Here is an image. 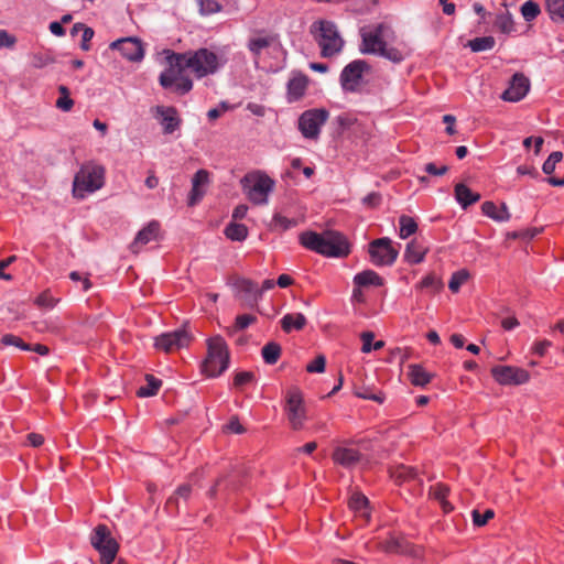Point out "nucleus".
Returning a JSON list of instances; mask_svg holds the SVG:
<instances>
[{
	"instance_id": "f8f14e48",
	"label": "nucleus",
	"mask_w": 564,
	"mask_h": 564,
	"mask_svg": "<svg viewBox=\"0 0 564 564\" xmlns=\"http://www.w3.org/2000/svg\"><path fill=\"white\" fill-rule=\"evenodd\" d=\"M370 260L375 265H391L399 254L398 250L391 245L389 238H379L369 245Z\"/></svg>"
},
{
	"instance_id": "2f4dec72",
	"label": "nucleus",
	"mask_w": 564,
	"mask_h": 564,
	"mask_svg": "<svg viewBox=\"0 0 564 564\" xmlns=\"http://www.w3.org/2000/svg\"><path fill=\"white\" fill-rule=\"evenodd\" d=\"M225 235L232 241H242L248 236V228L243 224L230 223L225 229Z\"/></svg>"
},
{
	"instance_id": "0eeeda50",
	"label": "nucleus",
	"mask_w": 564,
	"mask_h": 564,
	"mask_svg": "<svg viewBox=\"0 0 564 564\" xmlns=\"http://www.w3.org/2000/svg\"><path fill=\"white\" fill-rule=\"evenodd\" d=\"M315 40L321 47L323 57H332L338 54L344 46V40L338 33L336 25L330 21H318L312 25Z\"/></svg>"
},
{
	"instance_id": "09e8293b",
	"label": "nucleus",
	"mask_w": 564,
	"mask_h": 564,
	"mask_svg": "<svg viewBox=\"0 0 564 564\" xmlns=\"http://www.w3.org/2000/svg\"><path fill=\"white\" fill-rule=\"evenodd\" d=\"M54 62L53 57L46 53H35L31 57V65L34 68H43Z\"/></svg>"
},
{
	"instance_id": "39448f33",
	"label": "nucleus",
	"mask_w": 564,
	"mask_h": 564,
	"mask_svg": "<svg viewBox=\"0 0 564 564\" xmlns=\"http://www.w3.org/2000/svg\"><path fill=\"white\" fill-rule=\"evenodd\" d=\"M105 180V167L94 162H87L82 165L76 173L73 183V193L75 197L84 198L88 193H94L101 188Z\"/></svg>"
},
{
	"instance_id": "8fccbe9b",
	"label": "nucleus",
	"mask_w": 564,
	"mask_h": 564,
	"mask_svg": "<svg viewBox=\"0 0 564 564\" xmlns=\"http://www.w3.org/2000/svg\"><path fill=\"white\" fill-rule=\"evenodd\" d=\"M563 158L562 152L555 151L552 152L546 161L543 163L542 170L545 174H552L555 170L556 163H558Z\"/></svg>"
},
{
	"instance_id": "79ce46f5",
	"label": "nucleus",
	"mask_w": 564,
	"mask_h": 564,
	"mask_svg": "<svg viewBox=\"0 0 564 564\" xmlns=\"http://www.w3.org/2000/svg\"><path fill=\"white\" fill-rule=\"evenodd\" d=\"M540 12L541 10L539 4L532 0L525 1L521 7V14L528 22L534 20L540 14Z\"/></svg>"
},
{
	"instance_id": "774afa93",
	"label": "nucleus",
	"mask_w": 564,
	"mask_h": 564,
	"mask_svg": "<svg viewBox=\"0 0 564 564\" xmlns=\"http://www.w3.org/2000/svg\"><path fill=\"white\" fill-rule=\"evenodd\" d=\"M381 196L378 193H370L364 199V204L369 207H376L380 204Z\"/></svg>"
},
{
	"instance_id": "603ef678",
	"label": "nucleus",
	"mask_w": 564,
	"mask_h": 564,
	"mask_svg": "<svg viewBox=\"0 0 564 564\" xmlns=\"http://www.w3.org/2000/svg\"><path fill=\"white\" fill-rule=\"evenodd\" d=\"M431 496L438 502L447 500V496L449 494V488L446 485L443 484H436L435 486H432L430 489Z\"/></svg>"
},
{
	"instance_id": "423d86ee",
	"label": "nucleus",
	"mask_w": 564,
	"mask_h": 564,
	"mask_svg": "<svg viewBox=\"0 0 564 564\" xmlns=\"http://www.w3.org/2000/svg\"><path fill=\"white\" fill-rule=\"evenodd\" d=\"M229 364V351L225 339L215 336L207 341V357L203 362V370L209 377L221 375Z\"/></svg>"
},
{
	"instance_id": "49530a36",
	"label": "nucleus",
	"mask_w": 564,
	"mask_h": 564,
	"mask_svg": "<svg viewBox=\"0 0 564 564\" xmlns=\"http://www.w3.org/2000/svg\"><path fill=\"white\" fill-rule=\"evenodd\" d=\"M254 381V373L251 371H240L237 372L234 378V387L237 389H242L247 384H250Z\"/></svg>"
},
{
	"instance_id": "58836bf2",
	"label": "nucleus",
	"mask_w": 564,
	"mask_h": 564,
	"mask_svg": "<svg viewBox=\"0 0 564 564\" xmlns=\"http://www.w3.org/2000/svg\"><path fill=\"white\" fill-rule=\"evenodd\" d=\"M58 93L59 97L55 104L56 108L65 112L70 111L74 106V100L69 96V89L66 86L61 85L58 86Z\"/></svg>"
},
{
	"instance_id": "5701e85b",
	"label": "nucleus",
	"mask_w": 564,
	"mask_h": 564,
	"mask_svg": "<svg viewBox=\"0 0 564 564\" xmlns=\"http://www.w3.org/2000/svg\"><path fill=\"white\" fill-rule=\"evenodd\" d=\"M275 37L272 35H257L249 40L248 48L257 61L261 54L275 45Z\"/></svg>"
},
{
	"instance_id": "1a4fd4ad",
	"label": "nucleus",
	"mask_w": 564,
	"mask_h": 564,
	"mask_svg": "<svg viewBox=\"0 0 564 564\" xmlns=\"http://www.w3.org/2000/svg\"><path fill=\"white\" fill-rule=\"evenodd\" d=\"M91 545L100 554V564H111L116 558L119 545L111 536L110 530L105 524L95 528L90 536Z\"/></svg>"
},
{
	"instance_id": "b1692460",
	"label": "nucleus",
	"mask_w": 564,
	"mask_h": 564,
	"mask_svg": "<svg viewBox=\"0 0 564 564\" xmlns=\"http://www.w3.org/2000/svg\"><path fill=\"white\" fill-rule=\"evenodd\" d=\"M426 252L427 247L414 239L408 243L404 252V259L410 264H416L424 260Z\"/></svg>"
},
{
	"instance_id": "69168bd1",
	"label": "nucleus",
	"mask_w": 564,
	"mask_h": 564,
	"mask_svg": "<svg viewBox=\"0 0 564 564\" xmlns=\"http://www.w3.org/2000/svg\"><path fill=\"white\" fill-rule=\"evenodd\" d=\"M15 43V37L10 35L7 31H0V48L1 47H11Z\"/></svg>"
},
{
	"instance_id": "0e129e2a",
	"label": "nucleus",
	"mask_w": 564,
	"mask_h": 564,
	"mask_svg": "<svg viewBox=\"0 0 564 564\" xmlns=\"http://www.w3.org/2000/svg\"><path fill=\"white\" fill-rule=\"evenodd\" d=\"M424 170L431 175L440 176L444 175L447 172L448 167L446 165L437 167L434 163L431 162L425 165Z\"/></svg>"
},
{
	"instance_id": "5fc2aeb1",
	"label": "nucleus",
	"mask_w": 564,
	"mask_h": 564,
	"mask_svg": "<svg viewBox=\"0 0 564 564\" xmlns=\"http://www.w3.org/2000/svg\"><path fill=\"white\" fill-rule=\"evenodd\" d=\"M56 300L52 296L50 291L42 292L35 300V304L39 307L52 308L54 307Z\"/></svg>"
},
{
	"instance_id": "864d4df0",
	"label": "nucleus",
	"mask_w": 564,
	"mask_h": 564,
	"mask_svg": "<svg viewBox=\"0 0 564 564\" xmlns=\"http://www.w3.org/2000/svg\"><path fill=\"white\" fill-rule=\"evenodd\" d=\"M494 517L495 512L491 509H487L484 513H480L478 510L473 511V522L477 527L485 525Z\"/></svg>"
},
{
	"instance_id": "c756f323",
	"label": "nucleus",
	"mask_w": 564,
	"mask_h": 564,
	"mask_svg": "<svg viewBox=\"0 0 564 564\" xmlns=\"http://www.w3.org/2000/svg\"><path fill=\"white\" fill-rule=\"evenodd\" d=\"M409 377L412 384L420 387L427 384L432 379L431 373L420 365L409 366Z\"/></svg>"
},
{
	"instance_id": "37998d69",
	"label": "nucleus",
	"mask_w": 564,
	"mask_h": 564,
	"mask_svg": "<svg viewBox=\"0 0 564 564\" xmlns=\"http://www.w3.org/2000/svg\"><path fill=\"white\" fill-rule=\"evenodd\" d=\"M442 286V281L433 273L427 274L425 278H423L420 284L417 285V288L420 289H427L433 292L440 291Z\"/></svg>"
},
{
	"instance_id": "4d7b16f0",
	"label": "nucleus",
	"mask_w": 564,
	"mask_h": 564,
	"mask_svg": "<svg viewBox=\"0 0 564 564\" xmlns=\"http://www.w3.org/2000/svg\"><path fill=\"white\" fill-rule=\"evenodd\" d=\"M368 505V499L362 495H354L349 500V507L355 511H362Z\"/></svg>"
},
{
	"instance_id": "e2e57ef3",
	"label": "nucleus",
	"mask_w": 564,
	"mask_h": 564,
	"mask_svg": "<svg viewBox=\"0 0 564 564\" xmlns=\"http://www.w3.org/2000/svg\"><path fill=\"white\" fill-rule=\"evenodd\" d=\"M15 260H17V257L11 256V257L0 261V279L7 280V281H10L12 279L11 274L4 273V269H7Z\"/></svg>"
},
{
	"instance_id": "72a5a7b5",
	"label": "nucleus",
	"mask_w": 564,
	"mask_h": 564,
	"mask_svg": "<svg viewBox=\"0 0 564 564\" xmlns=\"http://www.w3.org/2000/svg\"><path fill=\"white\" fill-rule=\"evenodd\" d=\"M261 355L268 365H274L281 355V346L274 341L268 343L262 347Z\"/></svg>"
},
{
	"instance_id": "6e6d98bb",
	"label": "nucleus",
	"mask_w": 564,
	"mask_h": 564,
	"mask_svg": "<svg viewBox=\"0 0 564 564\" xmlns=\"http://www.w3.org/2000/svg\"><path fill=\"white\" fill-rule=\"evenodd\" d=\"M325 365H326V359L323 355H318L312 362H310L307 366H306V371L307 372H311V373H314V372H317V373H321V372H324L325 370Z\"/></svg>"
},
{
	"instance_id": "2eb2a0df",
	"label": "nucleus",
	"mask_w": 564,
	"mask_h": 564,
	"mask_svg": "<svg viewBox=\"0 0 564 564\" xmlns=\"http://www.w3.org/2000/svg\"><path fill=\"white\" fill-rule=\"evenodd\" d=\"M192 340V336L185 329H177L172 333L162 334L155 338V348L165 352L175 351L187 346Z\"/></svg>"
},
{
	"instance_id": "ddd939ff",
	"label": "nucleus",
	"mask_w": 564,
	"mask_h": 564,
	"mask_svg": "<svg viewBox=\"0 0 564 564\" xmlns=\"http://www.w3.org/2000/svg\"><path fill=\"white\" fill-rule=\"evenodd\" d=\"M370 70V65L362 59L350 62L340 74V85L345 91H356L365 73Z\"/></svg>"
},
{
	"instance_id": "c85d7f7f",
	"label": "nucleus",
	"mask_w": 564,
	"mask_h": 564,
	"mask_svg": "<svg viewBox=\"0 0 564 564\" xmlns=\"http://www.w3.org/2000/svg\"><path fill=\"white\" fill-rule=\"evenodd\" d=\"M297 225L296 219L288 218L280 213H275L270 221V230L274 232H284Z\"/></svg>"
},
{
	"instance_id": "de8ad7c7",
	"label": "nucleus",
	"mask_w": 564,
	"mask_h": 564,
	"mask_svg": "<svg viewBox=\"0 0 564 564\" xmlns=\"http://www.w3.org/2000/svg\"><path fill=\"white\" fill-rule=\"evenodd\" d=\"M1 344L4 346H15L23 350H31L30 344L24 343L20 337L12 334L3 335L1 338Z\"/></svg>"
},
{
	"instance_id": "338daca9",
	"label": "nucleus",
	"mask_w": 564,
	"mask_h": 564,
	"mask_svg": "<svg viewBox=\"0 0 564 564\" xmlns=\"http://www.w3.org/2000/svg\"><path fill=\"white\" fill-rule=\"evenodd\" d=\"M336 120H337L339 127L343 129L350 128L357 121L356 118L348 116V115L338 116Z\"/></svg>"
},
{
	"instance_id": "c9c22d12",
	"label": "nucleus",
	"mask_w": 564,
	"mask_h": 564,
	"mask_svg": "<svg viewBox=\"0 0 564 564\" xmlns=\"http://www.w3.org/2000/svg\"><path fill=\"white\" fill-rule=\"evenodd\" d=\"M399 225H400L399 236L402 239H406L411 235L415 234L417 230V224L414 220V218L406 216V215L400 216Z\"/></svg>"
},
{
	"instance_id": "c03bdc74",
	"label": "nucleus",
	"mask_w": 564,
	"mask_h": 564,
	"mask_svg": "<svg viewBox=\"0 0 564 564\" xmlns=\"http://www.w3.org/2000/svg\"><path fill=\"white\" fill-rule=\"evenodd\" d=\"M196 2L203 15L217 13L221 10V6L216 0H196Z\"/></svg>"
},
{
	"instance_id": "f257e3e1",
	"label": "nucleus",
	"mask_w": 564,
	"mask_h": 564,
	"mask_svg": "<svg viewBox=\"0 0 564 564\" xmlns=\"http://www.w3.org/2000/svg\"><path fill=\"white\" fill-rule=\"evenodd\" d=\"M300 242L304 248L325 257L343 258L350 252L345 236L334 230H326L322 234L304 231L300 235Z\"/></svg>"
},
{
	"instance_id": "f3484780",
	"label": "nucleus",
	"mask_w": 564,
	"mask_h": 564,
	"mask_svg": "<svg viewBox=\"0 0 564 564\" xmlns=\"http://www.w3.org/2000/svg\"><path fill=\"white\" fill-rule=\"evenodd\" d=\"M530 89V80L522 73H516L503 91L501 98L506 101L517 102L527 96Z\"/></svg>"
},
{
	"instance_id": "7ed1b4c3",
	"label": "nucleus",
	"mask_w": 564,
	"mask_h": 564,
	"mask_svg": "<svg viewBox=\"0 0 564 564\" xmlns=\"http://www.w3.org/2000/svg\"><path fill=\"white\" fill-rule=\"evenodd\" d=\"M388 28L384 24H378L373 28H362L360 30L361 45L360 52L364 54H373L382 56L393 63H400L404 59L405 53L398 47L387 46L384 33Z\"/></svg>"
},
{
	"instance_id": "13d9d810",
	"label": "nucleus",
	"mask_w": 564,
	"mask_h": 564,
	"mask_svg": "<svg viewBox=\"0 0 564 564\" xmlns=\"http://www.w3.org/2000/svg\"><path fill=\"white\" fill-rule=\"evenodd\" d=\"M256 321H257V317L254 315H251V314L238 315L236 317V328L237 329H245L248 326H250L251 324L256 323Z\"/></svg>"
},
{
	"instance_id": "4468645a",
	"label": "nucleus",
	"mask_w": 564,
	"mask_h": 564,
	"mask_svg": "<svg viewBox=\"0 0 564 564\" xmlns=\"http://www.w3.org/2000/svg\"><path fill=\"white\" fill-rule=\"evenodd\" d=\"M494 379L502 386H519L529 381L530 375L525 369L513 366H495L491 369Z\"/></svg>"
},
{
	"instance_id": "ea45409f",
	"label": "nucleus",
	"mask_w": 564,
	"mask_h": 564,
	"mask_svg": "<svg viewBox=\"0 0 564 564\" xmlns=\"http://www.w3.org/2000/svg\"><path fill=\"white\" fill-rule=\"evenodd\" d=\"M470 274L467 270L462 269L456 272H454L451 276V280L448 282V288L453 293H457L463 284H465Z\"/></svg>"
},
{
	"instance_id": "aec40b11",
	"label": "nucleus",
	"mask_w": 564,
	"mask_h": 564,
	"mask_svg": "<svg viewBox=\"0 0 564 564\" xmlns=\"http://www.w3.org/2000/svg\"><path fill=\"white\" fill-rule=\"evenodd\" d=\"M332 458L334 463L345 468H352L361 460L362 455L355 448L338 446L334 449Z\"/></svg>"
},
{
	"instance_id": "3c124183",
	"label": "nucleus",
	"mask_w": 564,
	"mask_h": 564,
	"mask_svg": "<svg viewBox=\"0 0 564 564\" xmlns=\"http://www.w3.org/2000/svg\"><path fill=\"white\" fill-rule=\"evenodd\" d=\"M78 29L83 30L80 47L84 51H88L89 50L88 42L94 36V30L91 28H88V26H85L84 24L78 23V24L74 25L73 31H77Z\"/></svg>"
},
{
	"instance_id": "a878e982",
	"label": "nucleus",
	"mask_w": 564,
	"mask_h": 564,
	"mask_svg": "<svg viewBox=\"0 0 564 564\" xmlns=\"http://www.w3.org/2000/svg\"><path fill=\"white\" fill-rule=\"evenodd\" d=\"M455 197L463 208H467L480 199L478 193H474L463 183L455 186Z\"/></svg>"
},
{
	"instance_id": "7c9ffc66",
	"label": "nucleus",
	"mask_w": 564,
	"mask_h": 564,
	"mask_svg": "<svg viewBox=\"0 0 564 564\" xmlns=\"http://www.w3.org/2000/svg\"><path fill=\"white\" fill-rule=\"evenodd\" d=\"M390 475L397 484H403L414 479L416 470L410 466L399 465L390 470Z\"/></svg>"
},
{
	"instance_id": "a211bd4d",
	"label": "nucleus",
	"mask_w": 564,
	"mask_h": 564,
	"mask_svg": "<svg viewBox=\"0 0 564 564\" xmlns=\"http://www.w3.org/2000/svg\"><path fill=\"white\" fill-rule=\"evenodd\" d=\"M154 113L163 128V133L172 134L181 127L182 119L180 118L178 111L175 107L156 106L154 108Z\"/></svg>"
},
{
	"instance_id": "052dcab7",
	"label": "nucleus",
	"mask_w": 564,
	"mask_h": 564,
	"mask_svg": "<svg viewBox=\"0 0 564 564\" xmlns=\"http://www.w3.org/2000/svg\"><path fill=\"white\" fill-rule=\"evenodd\" d=\"M362 340L361 351L364 354H368L372 350V340L375 338V334L372 332H364L360 336Z\"/></svg>"
},
{
	"instance_id": "473e14b6",
	"label": "nucleus",
	"mask_w": 564,
	"mask_h": 564,
	"mask_svg": "<svg viewBox=\"0 0 564 564\" xmlns=\"http://www.w3.org/2000/svg\"><path fill=\"white\" fill-rule=\"evenodd\" d=\"M234 286L239 292L252 295L256 300L261 297V291H259L257 283L249 279L239 278L235 281Z\"/></svg>"
},
{
	"instance_id": "dca6fc26",
	"label": "nucleus",
	"mask_w": 564,
	"mask_h": 564,
	"mask_svg": "<svg viewBox=\"0 0 564 564\" xmlns=\"http://www.w3.org/2000/svg\"><path fill=\"white\" fill-rule=\"evenodd\" d=\"M110 48L120 51L123 57L132 62L141 61L144 55L142 43L137 37L117 40L110 44Z\"/></svg>"
},
{
	"instance_id": "4c0bfd02",
	"label": "nucleus",
	"mask_w": 564,
	"mask_h": 564,
	"mask_svg": "<svg viewBox=\"0 0 564 564\" xmlns=\"http://www.w3.org/2000/svg\"><path fill=\"white\" fill-rule=\"evenodd\" d=\"M495 25L505 34H510L514 30L512 15L508 11L497 14Z\"/></svg>"
},
{
	"instance_id": "6e6552de",
	"label": "nucleus",
	"mask_w": 564,
	"mask_h": 564,
	"mask_svg": "<svg viewBox=\"0 0 564 564\" xmlns=\"http://www.w3.org/2000/svg\"><path fill=\"white\" fill-rule=\"evenodd\" d=\"M166 62L169 67L161 73L160 84L163 88H173L175 93L184 95L192 90L193 82L184 74L185 68L176 65L173 58H170V51H166Z\"/></svg>"
},
{
	"instance_id": "680f3d73",
	"label": "nucleus",
	"mask_w": 564,
	"mask_h": 564,
	"mask_svg": "<svg viewBox=\"0 0 564 564\" xmlns=\"http://www.w3.org/2000/svg\"><path fill=\"white\" fill-rule=\"evenodd\" d=\"M226 430L235 434H242L246 431L237 416L230 419L226 425Z\"/></svg>"
},
{
	"instance_id": "6ab92c4d",
	"label": "nucleus",
	"mask_w": 564,
	"mask_h": 564,
	"mask_svg": "<svg viewBox=\"0 0 564 564\" xmlns=\"http://www.w3.org/2000/svg\"><path fill=\"white\" fill-rule=\"evenodd\" d=\"M160 232V224L156 220L150 221L144 228H142L130 245V249L133 253H138L141 248L149 242L156 240Z\"/></svg>"
},
{
	"instance_id": "20e7f679",
	"label": "nucleus",
	"mask_w": 564,
	"mask_h": 564,
	"mask_svg": "<svg viewBox=\"0 0 564 564\" xmlns=\"http://www.w3.org/2000/svg\"><path fill=\"white\" fill-rule=\"evenodd\" d=\"M240 185L243 194L253 205H265L275 182L265 172L256 170L247 173L240 180Z\"/></svg>"
},
{
	"instance_id": "a19ab883",
	"label": "nucleus",
	"mask_w": 564,
	"mask_h": 564,
	"mask_svg": "<svg viewBox=\"0 0 564 564\" xmlns=\"http://www.w3.org/2000/svg\"><path fill=\"white\" fill-rule=\"evenodd\" d=\"M495 39L492 36L476 37L469 41V47L473 52H481L491 50L495 46Z\"/></svg>"
},
{
	"instance_id": "bf43d9fd",
	"label": "nucleus",
	"mask_w": 564,
	"mask_h": 564,
	"mask_svg": "<svg viewBox=\"0 0 564 564\" xmlns=\"http://www.w3.org/2000/svg\"><path fill=\"white\" fill-rule=\"evenodd\" d=\"M552 346V343L547 339L535 341L532 346L533 354L543 357L545 356L547 349Z\"/></svg>"
},
{
	"instance_id": "f03ea898",
	"label": "nucleus",
	"mask_w": 564,
	"mask_h": 564,
	"mask_svg": "<svg viewBox=\"0 0 564 564\" xmlns=\"http://www.w3.org/2000/svg\"><path fill=\"white\" fill-rule=\"evenodd\" d=\"M170 58H173L176 65L189 69L197 78L215 74L223 65L221 58L208 48H198L186 53L170 51Z\"/></svg>"
},
{
	"instance_id": "9b49d317",
	"label": "nucleus",
	"mask_w": 564,
	"mask_h": 564,
	"mask_svg": "<svg viewBox=\"0 0 564 564\" xmlns=\"http://www.w3.org/2000/svg\"><path fill=\"white\" fill-rule=\"evenodd\" d=\"M285 412L293 430H300L305 420L303 395L299 388H290L285 397Z\"/></svg>"
},
{
	"instance_id": "393cba45",
	"label": "nucleus",
	"mask_w": 564,
	"mask_h": 564,
	"mask_svg": "<svg viewBox=\"0 0 564 564\" xmlns=\"http://www.w3.org/2000/svg\"><path fill=\"white\" fill-rule=\"evenodd\" d=\"M354 283L359 288L382 286L383 279L373 270H365L354 276Z\"/></svg>"
},
{
	"instance_id": "a18cd8bd",
	"label": "nucleus",
	"mask_w": 564,
	"mask_h": 564,
	"mask_svg": "<svg viewBox=\"0 0 564 564\" xmlns=\"http://www.w3.org/2000/svg\"><path fill=\"white\" fill-rule=\"evenodd\" d=\"M191 492H192V487L191 485L188 484H184V485H181L174 496L170 497L169 500H167V506H172V505H177L178 503V499H188L189 496H191Z\"/></svg>"
},
{
	"instance_id": "f704fd0d",
	"label": "nucleus",
	"mask_w": 564,
	"mask_h": 564,
	"mask_svg": "<svg viewBox=\"0 0 564 564\" xmlns=\"http://www.w3.org/2000/svg\"><path fill=\"white\" fill-rule=\"evenodd\" d=\"M546 11L554 22L564 23V0H546Z\"/></svg>"
},
{
	"instance_id": "412c9836",
	"label": "nucleus",
	"mask_w": 564,
	"mask_h": 564,
	"mask_svg": "<svg viewBox=\"0 0 564 564\" xmlns=\"http://www.w3.org/2000/svg\"><path fill=\"white\" fill-rule=\"evenodd\" d=\"M209 181V173L206 170H198L192 178V189L188 195V205L195 206L205 195L203 187Z\"/></svg>"
},
{
	"instance_id": "4be33fe9",
	"label": "nucleus",
	"mask_w": 564,
	"mask_h": 564,
	"mask_svg": "<svg viewBox=\"0 0 564 564\" xmlns=\"http://www.w3.org/2000/svg\"><path fill=\"white\" fill-rule=\"evenodd\" d=\"M308 78L299 74L293 76L288 83V100L294 102L300 100L307 89Z\"/></svg>"
},
{
	"instance_id": "bb28decb",
	"label": "nucleus",
	"mask_w": 564,
	"mask_h": 564,
	"mask_svg": "<svg viewBox=\"0 0 564 564\" xmlns=\"http://www.w3.org/2000/svg\"><path fill=\"white\" fill-rule=\"evenodd\" d=\"M306 325V317L302 313L286 314L281 319L282 329L291 333L293 329L301 330Z\"/></svg>"
},
{
	"instance_id": "9d476101",
	"label": "nucleus",
	"mask_w": 564,
	"mask_h": 564,
	"mask_svg": "<svg viewBox=\"0 0 564 564\" xmlns=\"http://www.w3.org/2000/svg\"><path fill=\"white\" fill-rule=\"evenodd\" d=\"M328 117L329 112L323 108L306 110L299 118V130L304 138L317 140L321 128L327 121Z\"/></svg>"
},
{
	"instance_id": "cd10ccee",
	"label": "nucleus",
	"mask_w": 564,
	"mask_h": 564,
	"mask_svg": "<svg viewBox=\"0 0 564 564\" xmlns=\"http://www.w3.org/2000/svg\"><path fill=\"white\" fill-rule=\"evenodd\" d=\"M481 210L486 216L497 221H507L510 218V213L505 204L498 208L492 202H485L481 205Z\"/></svg>"
},
{
	"instance_id": "e433bc0d",
	"label": "nucleus",
	"mask_w": 564,
	"mask_h": 564,
	"mask_svg": "<svg viewBox=\"0 0 564 564\" xmlns=\"http://www.w3.org/2000/svg\"><path fill=\"white\" fill-rule=\"evenodd\" d=\"M147 386L140 387L137 394L141 398L155 395L161 387V380L152 375H147Z\"/></svg>"
}]
</instances>
